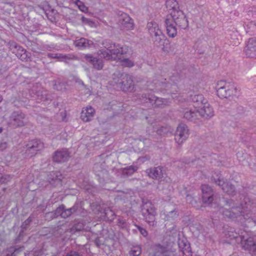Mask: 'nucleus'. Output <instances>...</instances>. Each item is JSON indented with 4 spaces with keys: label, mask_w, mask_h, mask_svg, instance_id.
Returning <instances> with one entry per match:
<instances>
[{
    "label": "nucleus",
    "mask_w": 256,
    "mask_h": 256,
    "mask_svg": "<svg viewBox=\"0 0 256 256\" xmlns=\"http://www.w3.org/2000/svg\"><path fill=\"white\" fill-rule=\"evenodd\" d=\"M224 208H220V212L226 217L242 223L244 220L252 221L256 223L252 215L256 208V201L248 196L244 198L240 204L233 200H225Z\"/></svg>",
    "instance_id": "f257e3e1"
},
{
    "label": "nucleus",
    "mask_w": 256,
    "mask_h": 256,
    "mask_svg": "<svg viewBox=\"0 0 256 256\" xmlns=\"http://www.w3.org/2000/svg\"><path fill=\"white\" fill-rule=\"evenodd\" d=\"M166 33L170 38H174L177 34V28L174 24L180 28L185 30L188 26V22L182 10L174 12L172 15H168L164 20Z\"/></svg>",
    "instance_id": "f03ea898"
},
{
    "label": "nucleus",
    "mask_w": 256,
    "mask_h": 256,
    "mask_svg": "<svg viewBox=\"0 0 256 256\" xmlns=\"http://www.w3.org/2000/svg\"><path fill=\"white\" fill-rule=\"evenodd\" d=\"M104 48L100 49L98 52V54L106 60H116L120 58L121 56L126 54L128 51V48L126 46H121L112 42L104 41L102 42Z\"/></svg>",
    "instance_id": "7ed1b4c3"
},
{
    "label": "nucleus",
    "mask_w": 256,
    "mask_h": 256,
    "mask_svg": "<svg viewBox=\"0 0 256 256\" xmlns=\"http://www.w3.org/2000/svg\"><path fill=\"white\" fill-rule=\"evenodd\" d=\"M216 92L218 96L221 98H228L230 97L236 96L238 94V89L234 84L230 82L220 81L218 82Z\"/></svg>",
    "instance_id": "20e7f679"
},
{
    "label": "nucleus",
    "mask_w": 256,
    "mask_h": 256,
    "mask_svg": "<svg viewBox=\"0 0 256 256\" xmlns=\"http://www.w3.org/2000/svg\"><path fill=\"white\" fill-rule=\"evenodd\" d=\"M28 122V118L24 113L20 110H16L10 116L7 124L12 128H16L26 126Z\"/></svg>",
    "instance_id": "39448f33"
},
{
    "label": "nucleus",
    "mask_w": 256,
    "mask_h": 256,
    "mask_svg": "<svg viewBox=\"0 0 256 256\" xmlns=\"http://www.w3.org/2000/svg\"><path fill=\"white\" fill-rule=\"evenodd\" d=\"M142 215L146 222L150 226H156V210L152 203L149 200L143 201L142 208Z\"/></svg>",
    "instance_id": "423d86ee"
},
{
    "label": "nucleus",
    "mask_w": 256,
    "mask_h": 256,
    "mask_svg": "<svg viewBox=\"0 0 256 256\" xmlns=\"http://www.w3.org/2000/svg\"><path fill=\"white\" fill-rule=\"evenodd\" d=\"M240 240L241 246L244 250L250 253L256 252V236L243 231L241 232Z\"/></svg>",
    "instance_id": "0eeeda50"
},
{
    "label": "nucleus",
    "mask_w": 256,
    "mask_h": 256,
    "mask_svg": "<svg viewBox=\"0 0 256 256\" xmlns=\"http://www.w3.org/2000/svg\"><path fill=\"white\" fill-rule=\"evenodd\" d=\"M147 28L150 34L152 36H154V40L155 44L158 46H163L166 38L159 28L158 24L154 22H148L147 24Z\"/></svg>",
    "instance_id": "6e6552de"
},
{
    "label": "nucleus",
    "mask_w": 256,
    "mask_h": 256,
    "mask_svg": "<svg viewBox=\"0 0 256 256\" xmlns=\"http://www.w3.org/2000/svg\"><path fill=\"white\" fill-rule=\"evenodd\" d=\"M121 90L124 92H132L134 88L132 76L127 74H122L118 79L114 78V82Z\"/></svg>",
    "instance_id": "1a4fd4ad"
},
{
    "label": "nucleus",
    "mask_w": 256,
    "mask_h": 256,
    "mask_svg": "<svg viewBox=\"0 0 256 256\" xmlns=\"http://www.w3.org/2000/svg\"><path fill=\"white\" fill-rule=\"evenodd\" d=\"M44 143L38 140H32L27 142L24 148V154L26 158H32L38 152L44 148Z\"/></svg>",
    "instance_id": "9d476101"
},
{
    "label": "nucleus",
    "mask_w": 256,
    "mask_h": 256,
    "mask_svg": "<svg viewBox=\"0 0 256 256\" xmlns=\"http://www.w3.org/2000/svg\"><path fill=\"white\" fill-rule=\"evenodd\" d=\"M148 86L150 90L155 91H162L167 90L170 88H175L176 86L169 82H166V79L159 76L158 79H156L152 82H148Z\"/></svg>",
    "instance_id": "9b49d317"
},
{
    "label": "nucleus",
    "mask_w": 256,
    "mask_h": 256,
    "mask_svg": "<svg viewBox=\"0 0 256 256\" xmlns=\"http://www.w3.org/2000/svg\"><path fill=\"white\" fill-rule=\"evenodd\" d=\"M140 96V98L142 102H148L152 106L156 108H162L168 105L170 103V102L168 99L158 98L151 94H143Z\"/></svg>",
    "instance_id": "f8f14e48"
},
{
    "label": "nucleus",
    "mask_w": 256,
    "mask_h": 256,
    "mask_svg": "<svg viewBox=\"0 0 256 256\" xmlns=\"http://www.w3.org/2000/svg\"><path fill=\"white\" fill-rule=\"evenodd\" d=\"M152 256H176V250L160 244L154 246L152 248Z\"/></svg>",
    "instance_id": "ddd939ff"
},
{
    "label": "nucleus",
    "mask_w": 256,
    "mask_h": 256,
    "mask_svg": "<svg viewBox=\"0 0 256 256\" xmlns=\"http://www.w3.org/2000/svg\"><path fill=\"white\" fill-rule=\"evenodd\" d=\"M190 135L189 129L184 124H180L177 127L174 135L176 142L179 144L187 140Z\"/></svg>",
    "instance_id": "4468645a"
},
{
    "label": "nucleus",
    "mask_w": 256,
    "mask_h": 256,
    "mask_svg": "<svg viewBox=\"0 0 256 256\" xmlns=\"http://www.w3.org/2000/svg\"><path fill=\"white\" fill-rule=\"evenodd\" d=\"M118 15V22L122 29L128 30L133 28V20L127 14L119 12Z\"/></svg>",
    "instance_id": "2eb2a0df"
},
{
    "label": "nucleus",
    "mask_w": 256,
    "mask_h": 256,
    "mask_svg": "<svg viewBox=\"0 0 256 256\" xmlns=\"http://www.w3.org/2000/svg\"><path fill=\"white\" fill-rule=\"evenodd\" d=\"M9 45L10 49L12 52L14 54L22 61L27 62L30 60V58L28 56L27 52L22 46L13 41L10 42Z\"/></svg>",
    "instance_id": "dca6fc26"
},
{
    "label": "nucleus",
    "mask_w": 256,
    "mask_h": 256,
    "mask_svg": "<svg viewBox=\"0 0 256 256\" xmlns=\"http://www.w3.org/2000/svg\"><path fill=\"white\" fill-rule=\"evenodd\" d=\"M244 52L248 58L256 59V38H250L246 44Z\"/></svg>",
    "instance_id": "f3484780"
},
{
    "label": "nucleus",
    "mask_w": 256,
    "mask_h": 256,
    "mask_svg": "<svg viewBox=\"0 0 256 256\" xmlns=\"http://www.w3.org/2000/svg\"><path fill=\"white\" fill-rule=\"evenodd\" d=\"M84 58L94 69L98 70L102 69L104 66V60L99 57L94 56L91 54H86L84 55Z\"/></svg>",
    "instance_id": "a211bd4d"
},
{
    "label": "nucleus",
    "mask_w": 256,
    "mask_h": 256,
    "mask_svg": "<svg viewBox=\"0 0 256 256\" xmlns=\"http://www.w3.org/2000/svg\"><path fill=\"white\" fill-rule=\"evenodd\" d=\"M201 188L203 202L206 204H211L214 200V192L212 188L208 184H202L201 186Z\"/></svg>",
    "instance_id": "6ab92c4d"
},
{
    "label": "nucleus",
    "mask_w": 256,
    "mask_h": 256,
    "mask_svg": "<svg viewBox=\"0 0 256 256\" xmlns=\"http://www.w3.org/2000/svg\"><path fill=\"white\" fill-rule=\"evenodd\" d=\"M214 180L216 184L220 186L224 192L230 196L235 194V189L232 184L225 182L223 179L220 178V177H218L217 180L214 178Z\"/></svg>",
    "instance_id": "aec40b11"
},
{
    "label": "nucleus",
    "mask_w": 256,
    "mask_h": 256,
    "mask_svg": "<svg viewBox=\"0 0 256 256\" xmlns=\"http://www.w3.org/2000/svg\"><path fill=\"white\" fill-rule=\"evenodd\" d=\"M78 206L74 205L73 207L66 209L64 205L60 206L55 211L56 216H60L63 218H66L70 216L72 213L76 212L78 209Z\"/></svg>",
    "instance_id": "412c9836"
},
{
    "label": "nucleus",
    "mask_w": 256,
    "mask_h": 256,
    "mask_svg": "<svg viewBox=\"0 0 256 256\" xmlns=\"http://www.w3.org/2000/svg\"><path fill=\"white\" fill-rule=\"evenodd\" d=\"M178 245L182 256H192L190 244L185 238H178Z\"/></svg>",
    "instance_id": "4be33fe9"
},
{
    "label": "nucleus",
    "mask_w": 256,
    "mask_h": 256,
    "mask_svg": "<svg viewBox=\"0 0 256 256\" xmlns=\"http://www.w3.org/2000/svg\"><path fill=\"white\" fill-rule=\"evenodd\" d=\"M198 114L200 117L210 119L214 116V110L212 106L207 102L198 108Z\"/></svg>",
    "instance_id": "5701e85b"
},
{
    "label": "nucleus",
    "mask_w": 256,
    "mask_h": 256,
    "mask_svg": "<svg viewBox=\"0 0 256 256\" xmlns=\"http://www.w3.org/2000/svg\"><path fill=\"white\" fill-rule=\"evenodd\" d=\"M70 158V153L67 149H62L56 151L53 156V160L58 163L64 162Z\"/></svg>",
    "instance_id": "b1692460"
},
{
    "label": "nucleus",
    "mask_w": 256,
    "mask_h": 256,
    "mask_svg": "<svg viewBox=\"0 0 256 256\" xmlns=\"http://www.w3.org/2000/svg\"><path fill=\"white\" fill-rule=\"evenodd\" d=\"M198 108H186L184 111V118L188 120L196 122L199 119Z\"/></svg>",
    "instance_id": "393cba45"
},
{
    "label": "nucleus",
    "mask_w": 256,
    "mask_h": 256,
    "mask_svg": "<svg viewBox=\"0 0 256 256\" xmlns=\"http://www.w3.org/2000/svg\"><path fill=\"white\" fill-rule=\"evenodd\" d=\"M74 44L76 47L82 50L90 48L94 46V43L92 40L84 38L76 40Z\"/></svg>",
    "instance_id": "a878e982"
},
{
    "label": "nucleus",
    "mask_w": 256,
    "mask_h": 256,
    "mask_svg": "<svg viewBox=\"0 0 256 256\" xmlns=\"http://www.w3.org/2000/svg\"><path fill=\"white\" fill-rule=\"evenodd\" d=\"M95 114V110L91 106L84 108L81 112L80 118L84 122L90 121Z\"/></svg>",
    "instance_id": "bb28decb"
},
{
    "label": "nucleus",
    "mask_w": 256,
    "mask_h": 256,
    "mask_svg": "<svg viewBox=\"0 0 256 256\" xmlns=\"http://www.w3.org/2000/svg\"><path fill=\"white\" fill-rule=\"evenodd\" d=\"M146 172L150 178L153 179H160L164 176L162 168L160 166L147 169Z\"/></svg>",
    "instance_id": "cd10ccee"
},
{
    "label": "nucleus",
    "mask_w": 256,
    "mask_h": 256,
    "mask_svg": "<svg viewBox=\"0 0 256 256\" xmlns=\"http://www.w3.org/2000/svg\"><path fill=\"white\" fill-rule=\"evenodd\" d=\"M63 177L60 172H52L48 175V180L50 184L56 186L60 184Z\"/></svg>",
    "instance_id": "c85d7f7f"
},
{
    "label": "nucleus",
    "mask_w": 256,
    "mask_h": 256,
    "mask_svg": "<svg viewBox=\"0 0 256 256\" xmlns=\"http://www.w3.org/2000/svg\"><path fill=\"white\" fill-rule=\"evenodd\" d=\"M190 100L194 103V106L196 108H200L207 102L202 94L190 95Z\"/></svg>",
    "instance_id": "c756f323"
},
{
    "label": "nucleus",
    "mask_w": 256,
    "mask_h": 256,
    "mask_svg": "<svg viewBox=\"0 0 256 256\" xmlns=\"http://www.w3.org/2000/svg\"><path fill=\"white\" fill-rule=\"evenodd\" d=\"M30 94H34L32 96V97L36 98L38 100H40L41 102L46 101L49 98L48 97L46 91H42L40 88L37 90L35 89L34 87L32 89Z\"/></svg>",
    "instance_id": "7c9ffc66"
},
{
    "label": "nucleus",
    "mask_w": 256,
    "mask_h": 256,
    "mask_svg": "<svg viewBox=\"0 0 256 256\" xmlns=\"http://www.w3.org/2000/svg\"><path fill=\"white\" fill-rule=\"evenodd\" d=\"M166 7L168 10L170 14L172 15L174 12H177L180 10L178 3L176 0H166Z\"/></svg>",
    "instance_id": "2f4dec72"
},
{
    "label": "nucleus",
    "mask_w": 256,
    "mask_h": 256,
    "mask_svg": "<svg viewBox=\"0 0 256 256\" xmlns=\"http://www.w3.org/2000/svg\"><path fill=\"white\" fill-rule=\"evenodd\" d=\"M240 232H236L234 230V228H230L228 230L224 232V236L226 238H228L230 240H236V241H238V239L240 240V235L241 234Z\"/></svg>",
    "instance_id": "473e14b6"
},
{
    "label": "nucleus",
    "mask_w": 256,
    "mask_h": 256,
    "mask_svg": "<svg viewBox=\"0 0 256 256\" xmlns=\"http://www.w3.org/2000/svg\"><path fill=\"white\" fill-rule=\"evenodd\" d=\"M244 28L246 33L250 35H256V22H248Z\"/></svg>",
    "instance_id": "72a5a7b5"
},
{
    "label": "nucleus",
    "mask_w": 256,
    "mask_h": 256,
    "mask_svg": "<svg viewBox=\"0 0 256 256\" xmlns=\"http://www.w3.org/2000/svg\"><path fill=\"white\" fill-rule=\"evenodd\" d=\"M23 248H19L16 249L14 247H10L8 248L4 252V256H16L18 251H22Z\"/></svg>",
    "instance_id": "f704fd0d"
},
{
    "label": "nucleus",
    "mask_w": 256,
    "mask_h": 256,
    "mask_svg": "<svg viewBox=\"0 0 256 256\" xmlns=\"http://www.w3.org/2000/svg\"><path fill=\"white\" fill-rule=\"evenodd\" d=\"M66 84L60 80H56L54 86V89L58 90H63L66 88Z\"/></svg>",
    "instance_id": "c9c22d12"
},
{
    "label": "nucleus",
    "mask_w": 256,
    "mask_h": 256,
    "mask_svg": "<svg viewBox=\"0 0 256 256\" xmlns=\"http://www.w3.org/2000/svg\"><path fill=\"white\" fill-rule=\"evenodd\" d=\"M104 216L108 220H112L114 218V212L110 208H108L104 210Z\"/></svg>",
    "instance_id": "e433bc0d"
},
{
    "label": "nucleus",
    "mask_w": 256,
    "mask_h": 256,
    "mask_svg": "<svg viewBox=\"0 0 256 256\" xmlns=\"http://www.w3.org/2000/svg\"><path fill=\"white\" fill-rule=\"evenodd\" d=\"M142 252L141 248L140 246H133L130 252L131 256H138Z\"/></svg>",
    "instance_id": "4c0bfd02"
},
{
    "label": "nucleus",
    "mask_w": 256,
    "mask_h": 256,
    "mask_svg": "<svg viewBox=\"0 0 256 256\" xmlns=\"http://www.w3.org/2000/svg\"><path fill=\"white\" fill-rule=\"evenodd\" d=\"M138 170L136 166H130L123 170V173L126 175H131Z\"/></svg>",
    "instance_id": "58836bf2"
},
{
    "label": "nucleus",
    "mask_w": 256,
    "mask_h": 256,
    "mask_svg": "<svg viewBox=\"0 0 256 256\" xmlns=\"http://www.w3.org/2000/svg\"><path fill=\"white\" fill-rule=\"evenodd\" d=\"M84 224L82 222H78L77 223H76L74 224L72 226L71 232H75L76 231H81L82 230L84 229Z\"/></svg>",
    "instance_id": "ea45409f"
},
{
    "label": "nucleus",
    "mask_w": 256,
    "mask_h": 256,
    "mask_svg": "<svg viewBox=\"0 0 256 256\" xmlns=\"http://www.w3.org/2000/svg\"><path fill=\"white\" fill-rule=\"evenodd\" d=\"M78 57L72 54H64L62 62L66 63H68L69 61L72 60H76Z\"/></svg>",
    "instance_id": "a19ab883"
},
{
    "label": "nucleus",
    "mask_w": 256,
    "mask_h": 256,
    "mask_svg": "<svg viewBox=\"0 0 256 256\" xmlns=\"http://www.w3.org/2000/svg\"><path fill=\"white\" fill-rule=\"evenodd\" d=\"M12 176L9 174H4L0 178V183H6L10 180Z\"/></svg>",
    "instance_id": "79ce46f5"
},
{
    "label": "nucleus",
    "mask_w": 256,
    "mask_h": 256,
    "mask_svg": "<svg viewBox=\"0 0 256 256\" xmlns=\"http://www.w3.org/2000/svg\"><path fill=\"white\" fill-rule=\"evenodd\" d=\"M122 62L124 66L131 68L134 66V62L129 60L128 58H124L122 60Z\"/></svg>",
    "instance_id": "37998d69"
},
{
    "label": "nucleus",
    "mask_w": 256,
    "mask_h": 256,
    "mask_svg": "<svg viewBox=\"0 0 256 256\" xmlns=\"http://www.w3.org/2000/svg\"><path fill=\"white\" fill-rule=\"evenodd\" d=\"M169 130L166 127L162 126L157 130V134L160 135L164 134L168 132Z\"/></svg>",
    "instance_id": "c03bdc74"
},
{
    "label": "nucleus",
    "mask_w": 256,
    "mask_h": 256,
    "mask_svg": "<svg viewBox=\"0 0 256 256\" xmlns=\"http://www.w3.org/2000/svg\"><path fill=\"white\" fill-rule=\"evenodd\" d=\"M136 226L142 235L144 237L148 236V232L145 228L138 225H136Z\"/></svg>",
    "instance_id": "a18cd8bd"
},
{
    "label": "nucleus",
    "mask_w": 256,
    "mask_h": 256,
    "mask_svg": "<svg viewBox=\"0 0 256 256\" xmlns=\"http://www.w3.org/2000/svg\"><path fill=\"white\" fill-rule=\"evenodd\" d=\"M32 221V218L31 216H30L28 219H26L22 224V229H26L28 226L30 224Z\"/></svg>",
    "instance_id": "49530a36"
},
{
    "label": "nucleus",
    "mask_w": 256,
    "mask_h": 256,
    "mask_svg": "<svg viewBox=\"0 0 256 256\" xmlns=\"http://www.w3.org/2000/svg\"><path fill=\"white\" fill-rule=\"evenodd\" d=\"M118 224L120 227L124 228L126 226V224L125 220L118 218Z\"/></svg>",
    "instance_id": "de8ad7c7"
},
{
    "label": "nucleus",
    "mask_w": 256,
    "mask_h": 256,
    "mask_svg": "<svg viewBox=\"0 0 256 256\" xmlns=\"http://www.w3.org/2000/svg\"><path fill=\"white\" fill-rule=\"evenodd\" d=\"M56 46H54V45H47L46 46V49L48 51H52L53 50H58V48H56Z\"/></svg>",
    "instance_id": "09e8293b"
},
{
    "label": "nucleus",
    "mask_w": 256,
    "mask_h": 256,
    "mask_svg": "<svg viewBox=\"0 0 256 256\" xmlns=\"http://www.w3.org/2000/svg\"><path fill=\"white\" fill-rule=\"evenodd\" d=\"M8 144L6 142H0V151L4 150L7 148Z\"/></svg>",
    "instance_id": "8fccbe9b"
},
{
    "label": "nucleus",
    "mask_w": 256,
    "mask_h": 256,
    "mask_svg": "<svg viewBox=\"0 0 256 256\" xmlns=\"http://www.w3.org/2000/svg\"><path fill=\"white\" fill-rule=\"evenodd\" d=\"M58 53H56V54L48 53L47 54V56L50 58L58 59Z\"/></svg>",
    "instance_id": "3c124183"
},
{
    "label": "nucleus",
    "mask_w": 256,
    "mask_h": 256,
    "mask_svg": "<svg viewBox=\"0 0 256 256\" xmlns=\"http://www.w3.org/2000/svg\"><path fill=\"white\" fill-rule=\"evenodd\" d=\"M64 54L58 53V60L60 62H62Z\"/></svg>",
    "instance_id": "603ef678"
},
{
    "label": "nucleus",
    "mask_w": 256,
    "mask_h": 256,
    "mask_svg": "<svg viewBox=\"0 0 256 256\" xmlns=\"http://www.w3.org/2000/svg\"><path fill=\"white\" fill-rule=\"evenodd\" d=\"M81 20L84 23H86V24H88L90 22L89 19H88L84 16H82Z\"/></svg>",
    "instance_id": "864d4df0"
},
{
    "label": "nucleus",
    "mask_w": 256,
    "mask_h": 256,
    "mask_svg": "<svg viewBox=\"0 0 256 256\" xmlns=\"http://www.w3.org/2000/svg\"><path fill=\"white\" fill-rule=\"evenodd\" d=\"M170 214L172 215L174 214V216L177 215L176 212L175 210H172L171 212H170Z\"/></svg>",
    "instance_id": "5fc2aeb1"
},
{
    "label": "nucleus",
    "mask_w": 256,
    "mask_h": 256,
    "mask_svg": "<svg viewBox=\"0 0 256 256\" xmlns=\"http://www.w3.org/2000/svg\"><path fill=\"white\" fill-rule=\"evenodd\" d=\"M80 84H81L82 85H84V82L81 80H79L78 82Z\"/></svg>",
    "instance_id": "6e6d98bb"
},
{
    "label": "nucleus",
    "mask_w": 256,
    "mask_h": 256,
    "mask_svg": "<svg viewBox=\"0 0 256 256\" xmlns=\"http://www.w3.org/2000/svg\"><path fill=\"white\" fill-rule=\"evenodd\" d=\"M172 97L173 98H176L177 97L176 96H174L175 94H174L172 93Z\"/></svg>",
    "instance_id": "4d7b16f0"
},
{
    "label": "nucleus",
    "mask_w": 256,
    "mask_h": 256,
    "mask_svg": "<svg viewBox=\"0 0 256 256\" xmlns=\"http://www.w3.org/2000/svg\"><path fill=\"white\" fill-rule=\"evenodd\" d=\"M2 97L1 95H0V102L2 101Z\"/></svg>",
    "instance_id": "13d9d810"
},
{
    "label": "nucleus",
    "mask_w": 256,
    "mask_h": 256,
    "mask_svg": "<svg viewBox=\"0 0 256 256\" xmlns=\"http://www.w3.org/2000/svg\"><path fill=\"white\" fill-rule=\"evenodd\" d=\"M3 130V128H0V134L2 132Z\"/></svg>",
    "instance_id": "bf43d9fd"
}]
</instances>
